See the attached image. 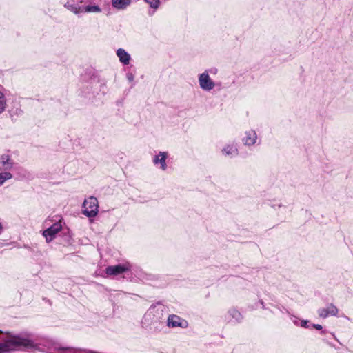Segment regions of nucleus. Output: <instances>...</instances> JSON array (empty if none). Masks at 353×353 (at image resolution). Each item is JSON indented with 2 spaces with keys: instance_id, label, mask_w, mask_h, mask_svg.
Segmentation results:
<instances>
[{
  "instance_id": "nucleus-1",
  "label": "nucleus",
  "mask_w": 353,
  "mask_h": 353,
  "mask_svg": "<svg viewBox=\"0 0 353 353\" xmlns=\"http://www.w3.org/2000/svg\"><path fill=\"white\" fill-rule=\"evenodd\" d=\"M22 347L28 349H34L35 348V345L33 341L19 336H8L6 339L0 343V353H7L17 350Z\"/></svg>"
},
{
  "instance_id": "nucleus-2",
  "label": "nucleus",
  "mask_w": 353,
  "mask_h": 353,
  "mask_svg": "<svg viewBox=\"0 0 353 353\" xmlns=\"http://www.w3.org/2000/svg\"><path fill=\"white\" fill-rule=\"evenodd\" d=\"M99 211L98 201L95 197L90 196L83 202V214L89 217L95 216Z\"/></svg>"
},
{
  "instance_id": "nucleus-3",
  "label": "nucleus",
  "mask_w": 353,
  "mask_h": 353,
  "mask_svg": "<svg viewBox=\"0 0 353 353\" xmlns=\"http://www.w3.org/2000/svg\"><path fill=\"white\" fill-rule=\"evenodd\" d=\"M65 6L76 14L83 12L98 13L101 11V9L97 5H88L83 7H77L72 4H70L68 2V3L65 4Z\"/></svg>"
},
{
  "instance_id": "nucleus-4",
  "label": "nucleus",
  "mask_w": 353,
  "mask_h": 353,
  "mask_svg": "<svg viewBox=\"0 0 353 353\" xmlns=\"http://www.w3.org/2000/svg\"><path fill=\"white\" fill-rule=\"evenodd\" d=\"M62 229L60 221L54 223L51 227L43 232V235L46 238L47 242L51 241L55 237L56 234Z\"/></svg>"
},
{
  "instance_id": "nucleus-5",
  "label": "nucleus",
  "mask_w": 353,
  "mask_h": 353,
  "mask_svg": "<svg viewBox=\"0 0 353 353\" xmlns=\"http://www.w3.org/2000/svg\"><path fill=\"white\" fill-rule=\"evenodd\" d=\"M130 269V265L128 263L119 264L116 265H110L106 268L105 273L108 275L116 276L122 274Z\"/></svg>"
},
{
  "instance_id": "nucleus-6",
  "label": "nucleus",
  "mask_w": 353,
  "mask_h": 353,
  "mask_svg": "<svg viewBox=\"0 0 353 353\" xmlns=\"http://www.w3.org/2000/svg\"><path fill=\"white\" fill-rule=\"evenodd\" d=\"M199 82L200 87L204 90H211L214 87V83L210 79L208 72L202 73L199 75Z\"/></svg>"
},
{
  "instance_id": "nucleus-7",
  "label": "nucleus",
  "mask_w": 353,
  "mask_h": 353,
  "mask_svg": "<svg viewBox=\"0 0 353 353\" xmlns=\"http://www.w3.org/2000/svg\"><path fill=\"white\" fill-rule=\"evenodd\" d=\"M168 325L171 327H186L188 326V323L186 321L181 319L176 315H170L168 318Z\"/></svg>"
},
{
  "instance_id": "nucleus-8",
  "label": "nucleus",
  "mask_w": 353,
  "mask_h": 353,
  "mask_svg": "<svg viewBox=\"0 0 353 353\" xmlns=\"http://www.w3.org/2000/svg\"><path fill=\"white\" fill-rule=\"evenodd\" d=\"M337 307L333 304L329 305L327 308H321L318 310L320 317L326 318L328 316H336L338 314Z\"/></svg>"
},
{
  "instance_id": "nucleus-9",
  "label": "nucleus",
  "mask_w": 353,
  "mask_h": 353,
  "mask_svg": "<svg viewBox=\"0 0 353 353\" xmlns=\"http://www.w3.org/2000/svg\"><path fill=\"white\" fill-rule=\"evenodd\" d=\"M13 167V163L9 156L2 155L0 157V170H10Z\"/></svg>"
},
{
  "instance_id": "nucleus-10",
  "label": "nucleus",
  "mask_w": 353,
  "mask_h": 353,
  "mask_svg": "<svg viewBox=\"0 0 353 353\" xmlns=\"http://www.w3.org/2000/svg\"><path fill=\"white\" fill-rule=\"evenodd\" d=\"M257 139L256 134L254 130H250L245 132V136L243 139V141L245 145H252L255 143Z\"/></svg>"
},
{
  "instance_id": "nucleus-11",
  "label": "nucleus",
  "mask_w": 353,
  "mask_h": 353,
  "mask_svg": "<svg viewBox=\"0 0 353 353\" xmlns=\"http://www.w3.org/2000/svg\"><path fill=\"white\" fill-rule=\"evenodd\" d=\"M166 158H167V153L160 152L159 153V154H157L154 157V161H153L155 165H158L159 163H160L161 168L164 170L166 169V163H165Z\"/></svg>"
},
{
  "instance_id": "nucleus-12",
  "label": "nucleus",
  "mask_w": 353,
  "mask_h": 353,
  "mask_svg": "<svg viewBox=\"0 0 353 353\" xmlns=\"http://www.w3.org/2000/svg\"><path fill=\"white\" fill-rule=\"evenodd\" d=\"M132 0H112V6L119 10H123L127 8Z\"/></svg>"
},
{
  "instance_id": "nucleus-13",
  "label": "nucleus",
  "mask_w": 353,
  "mask_h": 353,
  "mask_svg": "<svg viewBox=\"0 0 353 353\" xmlns=\"http://www.w3.org/2000/svg\"><path fill=\"white\" fill-rule=\"evenodd\" d=\"M117 54L119 57V60L121 63H123L125 65H128L129 63L130 56L123 49L119 48L117 52Z\"/></svg>"
},
{
  "instance_id": "nucleus-14",
  "label": "nucleus",
  "mask_w": 353,
  "mask_h": 353,
  "mask_svg": "<svg viewBox=\"0 0 353 353\" xmlns=\"http://www.w3.org/2000/svg\"><path fill=\"white\" fill-rule=\"evenodd\" d=\"M223 152L228 156H234L237 154V149L234 145H228L223 149Z\"/></svg>"
},
{
  "instance_id": "nucleus-15",
  "label": "nucleus",
  "mask_w": 353,
  "mask_h": 353,
  "mask_svg": "<svg viewBox=\"0 0 353 353\" xmlns=\"http://www.w3.org/2000/svg\"><path fill=\"white\" fill-rule=\"evenodd\" d=\"M12 175L9 172H5L0 174V185H1L6 180L10 179Z\"/></svg>"
},
{
  "instance_id": "nucleus-16",
  "label": "nucleus",
  "mask_w": 353,
  "mask_h": 353,
  "mask_svg": "<svg viewBox=\"0 0 353 353\" xmlns=\"http://www.w3.org/2000/svg\"><path fill=\"white\" fill-rule=\"evenodd\" d=\"M6 99L3 94L0 92V114L2 113L6 108Z\"/></svg>"
},
{
  "instance_id": "nucleus-17",
  "label": "nucleus",
  "mask_w": 353,
  "mask_h": 353,
  "mask_svg": "<svg viewBox=\"0 0 353 353\" xmlns=\"http://www.w3.org/2000/svg\"><path fill=\"white\" fill-rule=\"evenodd\" d=\"M150 7L157 9L159 5V0H145Z\"/></svg>"
},
{
  "instance_id": "nucleus-18",
  "label": "nucleus",
  "mask_w": 353,
  "mask_h": 353,
  "mask_svg": "<svg viewBox=\"0 0 353 353\" xmlns=\"http://www.w3.org/2000/svg\"><path fill=\"white\" fill-rule=\"evenodd\" d=\"M84 1L85 0H68L66 3L69 2L70 4H72L77 7H80L79 5Z\"/></svg>"
},
{
  "instance_id": "nucleus-19",
  "label": "nucleus",
  "mask_w": 353,
  "mask_h": 353,
  "mask_svg": "<svg viewBox=\"0 0 353 353\" xmlns=\"http://www.w3.org/2000/svg\"><path fill=\"white\" fill-rule=\"evenodd\" d=\"M154 310H155L154 308H150V310L146 314L145 318L150 317L151 316V314H152L154 312Z\"/></svg>"
},
{
  "instance_id": "nucleus-20",
  "label": "nucleus",
  "mask_w": 353,
  "mask_h": 353,
  "mask_svg": "<svg viewBox=\"0 0 353 353\" xmlns=\"http://www.w3.org/2000/svg\"><path fill=\"white\" fill-rule=\"evenodd\" d=\"M232 316L237 319V318L240 317L241 314L238 311L234 310H232Z\"/></svg>"
},
{
  "instance_id": "nucleus-21",
  "label": "nucleus",
  "mask_w": 353,
  "mask_h": 353,
  "mask_svg": "<svg viewBox=\"0 0 353 353\" xmlns=\"http://www.w3.org/2000/svg\"><path fill=\"white\" fill-rule=\"evenodd\" d=\"M307 321H302L301 322V326H302V327H307Z\"/></svg>"
},
{
  "instance_id": "nucleus-22",
  "label": "nucleus",
  "mask_w": 353,
  "mask_h": 353,
  "mask_svg": "<svg viewBox=\"0 0 353 353\" xmlns=\"http://www.w3.org/2000/svg\"><path fill=\"white\" fill-rule=\"evenodd\" d=\"M314 327H315L316 330H321L322 329V326L321 325H319V324L314 325Z\"/></svg>"
}]
</instances>
